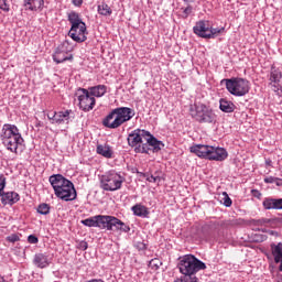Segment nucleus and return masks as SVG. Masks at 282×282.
<instances>
[{
	"label": "nucleus",
	"mask_w": 282,
	"mask_h": 282,
	"mask_svg": "<svg viewBox=\"0 0 282 282\" xmlns=\"http://www.w3.org/2000/svg\"><path fill=\"white\" fill-rule=\"evenodd\" d=\"M124 182H126V178L121 172H117L116 170H110L101 175L100 188H102V191H108L109 193H113L116 191H120Z\"/></svg>",
	"instance_id": "7"
},
{
	"label": "nucleus",
	"mask_w": 282,
	"mask_h": 282,
	"mask_svg": "<svg viewBox=\"0 0 282 282\" xmlns=\"http://www.w3.org/2000/svg\"><path fill=\"white\" fill-rule=\"evenodd\" d=\"M58 50H61L62 52H66V54H69V52H72V50H74V46H72V44L69 43L68 40H65L63 43H61L57 46Z\"/></svg>",
	"instance_id": "30"
},
{
	"label": "nucleus",
	"mask_w": 282,
	"mask_h": 282,
	"mask_svg": "<svg viewBox=\"0 0 282 282\" xmlns=\"http://www.w3.org/2000/svg\"><path fill=\"white\" fill-rule=\"evenodd\" d=\"M51 263H52V258H50L47 253H35L33 258V265L35 268H40L41 270L45 268H50Z\"/></svg>",
	"instance_id": "17"
},
{
	"label": "nucleus",
	"mask_w": 282,
	"mask_h": 282,
	"mask_svg": "<svg viewBox=\"0 0 282 282\" xmlns=\"http://www.w3.org/2000/svg\"><path fill=\"white\" fill-rule=\"evenodd\" d=\"M68 22L70 23V30L68 36H70L75 43H85L87 41V24L80 19V14L76 11L67 13Z\"/></svg>",
	"instance_id": "5"
},
{
	"label": "nucleus",
	"mask_w": 282,
	"mask_h": 282,
	"mask_svg": "<svg viewBox=\"0 0 282 282\" xmlns=\"http://www.w3.org/2000/svg\"><path fill=\"white\" fill-rule=\"evenodd\" d=\"M187 278H188V276L184 275V276H181V278L175 279L174 282H186V281H187Z\"/></svg>",
	"instance_id": "45"
},
{
	"label": "nucleus",
	"mask_w": 282,
	"mask_h": 282,
	"mask_svg": "<svg viewBox=\"0 0 282 282\" xmlns=\"http://www.w3.org/2000/svg\"><path fill=\"white\" fill-rule=\"evenodd\" d=\"M140 175H141L142 177H145V178H147V182H153V183H155V182H158V180H160L159 176L149 175V174H147V173H140Z\"/></svg>",
	"instance_id": "34"
},
{
	"label": "nucleus",
	"mask_w": 282,
	"mask_h": 282,
	"mask_svg": "<svg viewBox=\"0 0 282 282\" xmlns=\"http://www.w3.org/2000/svg\"><path fill=\"white\" fill-rule=\"evenodd\" d=\"M20 239L21 238L17 234H12L7 237V241H9L10 243H17V241H20Z\"/></svg>",
	"instance_id": "37"
},
{
	"label": "nucleus",
	"mask_w": 282,
	"mask_h": 282,
	"mask_svg": "<svg viewBox=\"0 0 282 282\" xmlns=\"http://www.w3.org/2000/svg\"><path fill=\"white\" fill-rule=\"evenodd\" d=\"M210 25L208 24V21L200 20L196 22V24L193 28L194 34L197 36H200V39H208Z\"/></svg>",
	"instance_id": "16"
},
{
	"label": "nucleus",
	"mask_w": 282,
	"mask_h": 282,
	"mask_svg": "<svg viewBox=\"0 0 282 282\" xmlns=\"http://www.w3.org/2000/svg\"><path fill=\"white\" fill-rule=\"evenodd\" d=\"M186 282H199V281L197 280V276H195V275H189V276H187Z\"/></svg>",
	"instance_id": "43"
},
{
	"label": "nucleus",
	"mask_w": 282,
	"mask_h": 282,
	"mask_svg": "<svg viewBox=\"0 0 282 282\" xmlns=\"http://www.w3.org/2000/svg\"><path fill=\"white\" fill-rule=\"evenodd\" d=\"M135 116V110L129 107H118L112 109L104 119L106 129H119L124 122H129Z\"/></svg>",
	"instance_id": "3"
},
{
	"label": "nucleus",
	"mask_w": 282,
	"mask_h": 282,
	"mask_svg": "<svg viewBox=\"0 0 282 282\" xmlns=\"http://www.w3.org/2000/svg\"><path fill=\"white\" fill-rule=\"evenodd\" d=\"M72 3L75 8H80V6H83V0H72Z\"/></svg>",
	"instance_id": "42"
},
{
	"label": "nucleus",
	"mask_w": 282,
	"mask_h": 282,
	"mask_svg": "<svg viewBox=\"0 0 282 282\" xmlns=\"http://www.w3.org/2000/svg\"><path fill=\"white\" fill-rule=\"evenodd\" d=\"M0 10L3 12H10V4H8V0H0Z\"/></svg>",
	"instance_id": "36"
},
{
	"label": "nucleus",
	"mask_w": 282,
	"mask_h": 282,
	"mask_svg": "<svg viewBox=\"0 0 282 282\" xmlns=\"http://www.w3.org/2000/svg\"><path fill=\"white\" fill-rule=\"evenodd\" d=\"M184 3H194L195 0H183Z\"/></svg>",
	"instance_id": "48"
},
{
	"label": "nucleus",
	"mask_w": 282,
	"mask_h": 282,
	"mask_svg": "<svg viewBox=\"0 0 282 282\" xmlns=\"http://www.w3.org/2000/svg\"><path fill=\"white\" fill-rule=\"evenodd\" d=\"M219 109L224 113H232L236 109L237 106L235 104L226 98H220L219 99Z\"/></svg>",
	"instance_id": "23"
},
{
	"label": "nucleus",
	"mask_w": 282,
	"mask_h": 282,
	"mask_svg": "<svg viewBox=\"0 0 282 282\" xmlns=\"http://www.w3.org/2000/svg\"><path fill=\"white\" fill-rule=\"evenodd\" d=\"M270 235H274V231H270Z\"/></svg>",
	"instance_id": "53"
},
{
	"label": "nucleus",
	"mask_w": 282,
	"mask_h": 282,
	"mask_svg": "<svg viewBox=\"0 0 282 282\" xmlns=\"http://www.w3.org/2000/svg\"><path fill=\"white\" fill-rule=\"evenodd\" d=\"M0 138L7 151L15 153V155L19 153V147H22L24 142L19 128L11 123H4L2 126Z\"/></svg>",
	"instance_id": "2"
},
{
	"label": "nucleus",
	"mask_w": 282,
	"mask_h": 282,
	"mask_svg": "<svg viewBox=\"0 0 282 282\" xmlns=\"http://www.w3.org/2000/svg\"><path fill=\"white\" fill-rule=\"evenodd\" d=\"M48 182L55 193V196L62 202H74L78 194L74 183L62 174H53L48 177Z\"/></svg>",
	"instance_id": "1"
},
{
	"label": "nucleus",
	"mask_w": 282,
	"mask_h": 282,
	"mask_svg": "<svg viewBox=\"0 0 282 282\" xmlns=\"http://www.w3.org/2000/svg\"><path fill=\"white\" fill-rule=\"evenodd\" d=\"M260 224H268L267 219L259 220Z\"/></svg>",
	"instance_id": "50"
},
{
	"label": "nucleus",
	"mask_w": 282,
	"mask_h": 282,
	"mask_svg": "<svg viewBox=\"0 0 282 282\" xmlns=\"http://www.w3.org/2000/svg\"><path fill=\"white\" fill-rule=\"evenodd\" d=\"M3 191H6V175L0 173V196L3 195Z\"/></svg>",
	"instance_id": "35"
},
{
	"label": "nucleus",
	"mask_w": 282,
	"mask_h": 282,
	"mask_svg": "<svg viewBox=\"0 0 282 282\" xmlns=\"http://www.w3.org/2000/svg\"><path fill=\"white\" fill-rule=\"evenodd\" d=\"M104 219V215H97L86 218L80 223L83 224V226H87V228H100V230H102Z\"/></svg>",
	"instance_id": "18"
},
{
	"label": "nucleus",
	"mask_w": 282,
	"mask_h": 282,
	"mask_svg": "<svg viewBox=\"0 0 282 282\" xmlns=\"http://www.w3.org/2000/svg\"><path fill=\"white\" fill-rule=\"evenodd\" d=\"M28 242L29 243H39V238L36 236H34V235H30L28 237Z\"/></svg>",
	"instance_id": "39"
},
{
	"label": "nucleus",
	"mask_w": 282,
	"mask_h": 282,
	"mask_svg": "<svg viewBox=\"0 0 282 282\" xmlns=\"http://www.w3.org/2000/svg\"><path fill=\"white\" fill-rule=\"evenodd\" d=\"M265 165H267V166H272V160L267 159V160H265Z\"/></svg>",
	"instance_id": "47"
},
{
	"label": "nucleus",
	"mask_w": 282,
	"mask_h": 282,
	"mask_svg": "<svg viewBox=\"0 0 282 282\" xmlns=\"http://www.w3.org/2000/svg\"><path fill=\"white\" fill-rule=\"evenodd\" d=\"M147 135H149V131L147 130H140V129H135L133 130L129 135H128V144L129 147H134V149L137 147H142V142H144L143 140L147 139Z\"/></svg>",
	"instance_id": "15"
},
{
	"label": "nucleus",
	"mask_w": 282,
	"mask_h": 282,
	"mask_svg": "<svg viewBox=\"0 0 282 282\" xmlns=\"http://www.w3.org/2000/svg\"><path fill=\"white\" fill-rule=\"evenodd\" d=\"M271 252L274 257L275 263H279V261L282 260V242H279L278 245H271Z\"/></svg>",
	"instance_id": "27"
},
{
	"label": "nucleus",
	"mask_w": 282,
	"mask_h": 282,
	"mask_svg": "<svg viewBox=\"0 0 282 282\" xmlns=\"http://www.w3.org/2000/svg\"><path fill=\"white\" fill-rule=\"evenodd\" d=\"M183 14L185 19H188V15L193 14V6L187 4V7L183 10Z\"/></svg>",
	"instance_id": "38"
},
{
	"label": "nucleus",
	"mask_w": 282,
	"mask_h": 282,
	"mask_svg": "<svg viewBox=\"0 0 282 282\" xmlns=\"http://www.w3.org/2000/svg\"><path fill=\"white\" fill-rule=\"evenodd\" d=\"M274 184L275 186H282V178L275 177Z\"/></svg>",
	"instance_id": "46"
},
{
	"label": "nucleus",
	"mask_w": 282,
	"mask_h": 282,
	"mask_svg": "<svg viewBox=\"0 0 282 282\" xmlns=\"http://www.w3.org/2000/svg\"><path fill=\"white\" fill-rule=\"evenodd\" d=\"M251 195L257 199H261V192L259 189H251Z\"/></svg>",
	"instance_id": "41"
},
{
	"label": "nucleus",
	"mask_w": 282,
	"mask_h": 282,
	"mask_svg": "<svg viewBox=\"0 0 282 282\" xmlns=\"http://www.w3.org/2000/svg\"><path fill=\"white\" fill-rule=\"evenodd\" d=\"M223 32H226V28H212L209 26V33L207 39H216V36H219Z\"/></svg>",
	"instance_id": "29"
},
{
	"label": "nucleus",
	"mask_w": 282,
	"mask_h": 282,
	"mask_svg": "<svg viewBox=\"0 0 282 282\" xmlns=\"http://www.w3.org/2000/svg\"><path fill=\"white\" fill-rule=\"evenodd\" d=\"M279 263H280L279 270L280 272H282V260H279Z\"/></svg>",
	"instance_id": "49"
},
{
	"label": "nucleus",
	"mask_w": 282,
	"mask_h": 282,
	"mask_svg": "<svg viewBox=\"0 0 282 282\" xmlns=\"http://www.w3.org/2000/svg\"><path fill=\"white\" fill-rule=\"evenodd\" d=\"M131 210L135 217H142L143 219H147L149 217V208L142 204H137L131 207Z\"/></svg>",
	"instance_id": "26"
},
{
	"label": "nucleus",
	"mask_w": 282,
	"mask_h": 282,
	"mask_svg": "<svg viewBox=\"0 0 282 282\" xmlns=\"http://www.w3.org/2000/svg\"><path fill=\"white\" fill-rule=\"evenodd\" d=\"M177 268L183 276H195L199 270H206V263L193 254H186L180 258Z\"/></svg>",
	"instance_id": "6"
},
{
	"label": "nucleus",
	"mask_w": 282,
	"mask_h": 282,
	"mask_svg": "<svg viewBox=\"0 0 282 282\" xmlns=\"http://www.w3.org/2000/svg\"><path fill=\"white\" fill-rule=\"evenodd\" d=\"M269 85L274 94H279L282 89V73L281 69L276 68L274 65L271 66Z\"/></svg>",
	"instance_id": "13"
},
{
	"label": "nucleus",
	"mask_w": 282,
	"mask_h": 282,
	"mask_svg": "<svg viewBox=\"0 0 282 282\" xmlns=\"http://www.w3.org/2000/svg\"><path fill=\"white\" fill-rule=\"evenodd\" d=\"M189 151L197 155V158L209 160L210 162H224L228 160V151L220 147L196 144L192 145Z\"/></svg>",
	"instance_id": "4"
},
{
	"label": "nucleus",
	"mask_w": 282,
	"mask_h": 282,
	"mask_svg": "<svg viewBox=\"0 0 282 282\" xmlns=\"http://www.w3.org/2000/svg\"><path fill=\"white\" fill-rule=\"evenodd\" d=\"M45 6V0H24V7L31 12H36Z\"/></svg>",
	"instance_id": "24"
},
{
	"label": "nucleus",
	"mask_w": 282,
	"mask_h": 282,
	"mask_svg": "<svg viewBox=\"0 0 282 282\" xmlns=\"http://www.w3.org/2000/svg\"><path fill=\"white\" fill-rule=\"evenodd\" d=\"M72 110H64V111H48L47 118L51 124H69V116H72Z\"/></svg>",
	"instance_id": "14"
},
{
	"label": "nucleus",
	"mask_w": 282,
	"mask_h": 282,
	"mask_svg": "<svg viewBox=\"0 0 282 282\" xmlns=\"http://www.w3.org/2000/svg\"><path fill=\"white\" fill-rule=\"evenodd\" d=\"M161 267H162V261L160 259L154 258L150 261V268L154 270H160Z\"/></svg>",
	"instance_id": "33"
},
{
	"label": "nucleus",
	"mask_w": 282,
	"mask_h": 282,
	"mask_svg": "<svg viewBox=\"0 0 282 282\" xmlns=\"http://www.w3.org/2000/svg\"><path fill=\"white\" fill-rule=\"evenodd\" d=\"M75 96L77 97L78 107L82 111L89 112L96 107V97H93L86 88H78Z\"/></svg>",
	"instance_id": "10"
},
{
	"label": "nucleus",
	"mask_w": 282,
	"mask_h": 282,
	"mask_svg": "<svg viewBox=\"0 0 282 282\" xmlns=\"http://www.w3.org/2000/svg\"><path fill=\"white\" fill-rule=\"evenodd\" d=\"M191 116L200 123L213 124L217 122L215 110L204 104H198L195 105L194 108H191Z\"/></svg>",
	"instance_id": "9"
},
{
	"label": "nucleus",
	"mask_w": 282,
	"mask_h": 282,
	"mask_svg": "<svg viewBox=\"0 0 282 282\" xmlns=\"http://www.w3.org/2000/svg\"><path fill=\"white\" fill-rule=\"evenodd\" d=\"M97 12L101 17H111V14H113V11L111 10V7H109V4H107L105 2H102L101 4H99L97 7Z\"/></svg>",
	"instance_id": "28"
},
{
	"label": "nucleus",
	"mask_w": 282,
	"mask_h": 282,
	"mask_svg": "<svg viewBox=\"0 0 282 282\" xmlns=\"http://www.w3.org/2000/svg\"><path fill=\"white\" fill-rule=\"evenodd\" d=\"M162 148H164V143L149 132V135H145V143L134 148V153H149V151L158 153L162 151Z\"/></svg>",
	"instance_id": "11"
},
{
	"label": "nucleus",
	"mask_w": 282,
	"mask_h": 282,
	"mask_svg": "<svg viewBox=\"0 0 282 282\" xmlns=\"http://www.w3.org/2000/svg\"><path fill=\"white\" fill-rule=\"evenodd\" d=\"M93 98H102L107 94V87L105 85H97L87 89Z\"/></svg>",
	"instance_id": "25"
},
{
	"label": "nucleus",
	"mask_w": 282,
	"mask_h": 282,
	"mask_svg": "<svg viewBox=\"0 0 282 282\" xmlns=\"http://www.w3.org/2000/svg\"><path fill=\"white\" fill-rule=\"evenodd\" d=\"M102 230H111L112 232H129L131 227L115 216H104Z\"/></svg>",
	"instance_id": "12"
},
{
	"label": "nucleus",
	"mask_w": 282,
	"mask_h": 282,
	"mask_svg": "<svg viewBox=\"0 0 282 282\" xmlns=\"http://www.w3.org/2000/svg\"><path fill=\"white\" fill-rule=\"evenodd\" d=\"M53 61L58 65L65 63V61H74V55L57 47L53 54Z\"/></svg>",
	"instance_id": "21"
},
{
	"label": "nucleus",
	"mask_w": 282,
	"mask_h": 282,
	"mask_svg": "<svg viewBox=\"0 0 282 282\" xmlns=\"http://www.w3.org/2000/svg\"><path fill=\"white\" fill-rule=\"evenodd\" d=\"M262 205L264 210H282V198H264Z\"/></svg>",
	"instance_id": "20"
},
{
	"label": "nucleus",
	"mask_w": 282,
	"mask_h": 282,
	"mask_svg": "<svg viewBox=\"0 0 282 282\" xmlns=\"http://www.w3.org/2000/svg\"><path fill=\"white\" fill-rule=\"evenodd\" d=\"M79 247H80L82 250H87V248H88L87 241H82L79 243Z\"/></svg>",
	"instance_id": "44"
},
{
	"label": "nucleus",
	"mask_w": 282,
	"mask_h": 282,
	"mask_svg": "<svg viewBox=\"0 0 282 282\" xmlns=\"http://www.w3.org/2000/svg\"><path fill=\"white\" fill-rule=\"evenodd\" d=\"M274 182H276V177L274 176H268L264 178L265 184H274Z\"/></svg>",
	"instance_id": "40"
},
{
	"label": "nucleus",
	"mask_w": 282,
	"mask_h": 282,
	"mask_svg": "<svg viewBox=\"0 0 282 282\" xmlns=\"http://www.w3.org/2000/svg\"><path fill=\"white\" fill-rule=\"evenodd\" d=\"M226 89L231 94V96H237L241 98V96H246L250 93V82L246 78L241 77H232L229 79H225Z\"/></svg>",
	"instance_id": "8"
},
{
	"label": "nucleus",
	"mask_w": 282,
	"mask_h": 282,
	"mask_svg": "<svg viewBox=\"0 0 282 282\" xmlns=\"http://www.w3.org/2000/svg\"><path fill=\"white\" fill-rule=\"evenodd\" d=\"M0 197H1V202L4 206H8V205L12 206V205L17 204V202H19V199H21V196L17 192L4 193L2 191V195H0Z\"/></svg>",
	"instance_id": "19"
},
{
	"label": "nucleus",
	"mask_w": 282,
	"mask_h": 282,
	"mask_svg": "<svg viewBox=\"0 0 282 282\" xmlns=\"http://www.w3.org/2000/svg\"><path fill=\"white\" fill-rule=\"evenodd\" d=\"M223 204L224 206H226V208H230V206H232V199L230 198V196H228V193H223Z\"/></svg>",
	"instance_id": "32"
},
{
	"label": "nucleus",
	"mask_w": 282,
	"mask_h": 282,
	"mask_svg": "<svg viewBox=\"0 0 282 282\" xmlns=\"http://www.w3.org/2000/svg\"><path fill=\"white\" fill-rule=\"evenodd\" d=\"M96 153L106 158V160H111L113 158V149L109 144H98L96 148Z\"/></svg>",
	"instance_id": "22"
},
{
	"label": "nucleus",
	"mask_w": 282,
	"mask_h": 282,
	"mask_svg": "<svg viewBox=\"0 0 282 282\" xmlns=\"http://www.w3.org/2000/svg\"><path fill=\"white\" fill-rule=\"evenodd\" d=\"M144 248H145V245H144V243H141V245H140V249H141V250H144Z\"/></svg>",
	"instance_id": "51"
},
{
	"label": "nucleus",
	"mask_w": 282,
	"mask_h": 282,
	"mask_svg": "<svg viewBox=\"0 0 282 282\" xmlns=\"http://www.w3.org/2000/svg\"><path fill=\"white\" fill-rule=\"evenodd\" d=\"M51 207L46 203H42L37 206V213L40 215H50Z\"/></svg>",
	"instance_id": "31"
},
{
	"label": "nucleus",
	"mask_w": 282,
	"mask_h": 282,
	"mask_svg": "<svg viewBox=\"0 0 282 282\" xmlns=\"http://www.w3.org/2000/svg\"><path fill=\"white\" fill-rule=\"evenodd\" d=\"M0 282H6V278H3L2 275H0Z\"/></svg>",
	"instance_id": "52"
}]
</instances>
